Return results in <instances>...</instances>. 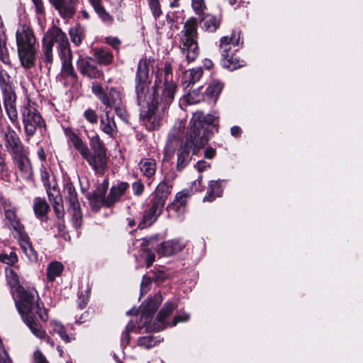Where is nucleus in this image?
<instances>
[{
  "label": "nucleus",
  "instance_id": "f257e3e1",
  "mask_svg": "<svg viewBox=\"0 0 363 363\" xmlns=\"http://www.w3.org/2000/svg\"><path fill=\"white\" fill-rule=\"evenodd\" d=\"M150 82H136L135 93L138 104L142 109L160 104L162 113L173 102L177 84L173 79L172 67L165 62L164 68L157 71L154 86L150 88Z\"/></svg>",
  "mask_w": 363,
  "mask_h": 363
},
{
  "label": "nucleus",
  "instance_id": "f03ea898",
  "mask_svg": "<svg viewBox=\"0 0 363 363\" xmlns=\"http://www.w3.org/2000/svg\"><path fill=\"white\" fill-rule=\"evenodd\" d=\"M17 292L19 301L16 304L23 321L37 338L43 339L45 332L37 321L35 315H38L43 321L48 320V315L43 303L37 301L38 299L37 291L34 289L28 290L23 287H18Z\"/></svg>",
  "mask_w": 363,
  "mask_h": 363
},
{
  "label": "nucleus",
  "instance_id": "7ed1b4c3",
  "mask_svg": "<svg viewBox=\"0 0 363 363\" xmlns=\"http://www.w3.org/2000/svg\"><path fill=\"white\" fill-rule=\"evenodd\" d=\"M64 133L68 140L95 172L103 174L106 168L107 156L106 149L99 136L96 135L90 138L91 152L87 145L71 128H65Z\"/></svg>",
  "mask_w": 363,
  "mask_h": 363
},
{
  "label": "nucleus",
  "instance_id": "20e7f679",
  "mask_svg": "<svg viewBox=\"0 0 363 363\" xmlns=\"http://www.w3.org/2000/svg\"><path fill=\"white\" fill-rule=\"evenodd\" d=\"M208 142V132L202 126L198 116L194 117L191 123V130L183 145L177 152V169H184L191 160L190 151L193 148V154L203 147Z\"/></svg>",
  "mask_w": 363,
  "mask_h": 363
},
{
  "label": "nucleus",
  "instance_id": "39448f33",
  "mask_svg": "<svg viewBox=\"0 0 363 363\" xmlns=\"http://www.w3.org/2000/svg\"><path fill=\"white\" fill-rule=\"evenodd\" d=\"M161 297H155L150 300L140 309V322L138 323V328L141 330L159 332L164 330L167 323L165 320L174 310L175 306L170 303H166L162 310L157 314L155 320L151 324L150 320L161 303Z\"/></svg>",
  "mask_w": 363,
  "mask_h": 363
},
{
  "label": "nucleus",
  "instance_id": "423d86ee",
  "mask_svg": "<svg viewBox=\"0 0 363 363\" xmlns=\"http://www.w3.org/2000/svg\"><path fill=\"white\" fill-rule=\"evenodd\" d=\"M16 39L21 65L26 69L33 67L36 60V40L32 29L26 25H20L16 32Z\"/></svg>",
  "mask_w": 363,
  "mask_h": 363
},
{
  "label": "nucleus",
  "instance_id": "0eeeda50",
  "mask_svg": "<svg viewBox=\"0 0 363 363\" xmlns=\"http://www.w3.org/2000/svg\"><path fill=\"white\" fill-rule=\"evenodd\" d=\"M197 37V21L195 18H191L184 23L180 42L181 51L188 62L194 61L199 55Z\"/></svg>",
  "mask_w": 363,
  "mask_h": 363
},
{
  "label": "nucleus",
  "instance_id": "6e6552de",
  "mask_svg": "<svg viewBox=\"0 0 363 363\" xmlns=\"http://www.w3.org/2000/svg\"><path fill=\"white\" fill-rule=\"evenodd\" d=\"M21 113L26 140L28 142L37 130L45 127V123L38 111L29 104L22 108Z\"/></svg>",
  "mask_w": 363,
  "mask_h": 363
},
{
  "label": "nucleus",
  "instance_id": "1a4fd4ad",
  "mask_svg": "<svg viewBox=\"0 0 363 363\" xmlns=\"http://www.w3.org/2000/svg\"><path fill=\"white\" fill-rule=\"evenodd\" d=\"M0 88L2 91L4 106L11 122L18 123V111L16 109V96L11 85L0 72Z\"/></svg>",
  "mask_w": 363,
  "mask_h": 363
},
{
  "label": "nucleus",
  "instance_id": "9d476101",
  "mask_svg": "<svg viewBox=\"0 0 363 363\" xmlns=\"http://www.w3.org/2000/svg\"><path fill=\"white\" fill-rule=\"evenodd\" d=\"M91 91L93 94L106 106L105 110L121 105L122 102L120 91L115 88H111L108 93H106L103 87L97 82H93L91 85Z\"/></svg>",
  "mask_w": 363,
  "mask_h": 363
},
{
  "label": "nucleus",
  "instance_id": "9b49d317",
  "mask_svg": "<svg viewBox=\"0 0 363 363\" xmlns=\"http://www.w3.org/2000/svg\"><path fill=\"white\" fill-rule=\"evenodd\" d=\"M64 196L66 201L69 203L72 211L73 217L76 222L82 218V214L77 197V193L72 183L67 182L64 185Z\"/></svg>",
  "mask_w": 363,
  "mask_h": 363
},
{
  "label": "nucleus",
  "instance_id": "f8f14e48",
  "mask_svg": "<svg viewBox=\"0 0 363 363\" xmlns=\"http://www.w3.org/2000/svg\"><path fill=\"white\" fill-rule=\"evenodd\" d=\"M77 66L79 72L89 79H100L103 77V71L91 58H79L77 60Z\"/></svg>",
  "mask_w": 363,
  "mask_h": 363
},
{
  "label": "nucleus",
  "instance_id": "ddd939ff",
  "mask_svg": "<svg viewBox=\"0 0 363 363\" xmlns=\"http://www.w3.org/2000/svg\"><path fill=\"white\" fill-rule=\"evenodd\" d=\"M160 104H154L141 110L140 117L142 121L149 125L150 129H156L160 127L161 123V116L159 113Z\"/></svg>",
  "mask_w": 363,
  "mask_h": 363
},
{
  "label": "nucleus",
  "instance_id": "4468645a",
  "mask_svg": "<svg viewBox=\"0 0 363 363\" xmlns=\"http://www.w3.org/2000/svg\"><path fill=\"white\" fill-rule=\"evenodd\" d=\"M164 206L158 203V201L152 200L150 208L145 211L143 218L138 225V228L143 229L152 225L162 213Z\"/></svg>",
  "mask_w": 363,
  "mask_h": 363
},
{
  "label": "nucleus",
  "instance_id": "2eb2a0df",
  "mask_svg": "<svg viewBox=\"0 0 363 363\" xmlns=\"http://www.w3.org/2000/svg\"><path fill=\"white\" fill-rule=\"evenodd\" d=\"M62 18H71L76 12L75 0H50Z\"/></svg>",
  "mask_w": 363,
  "mask_h": 363
},
{
  "label": "nucleus",
  "instance_id": "dca6fc26",
  "mask_svg": "<svg viewBox=\"0 0 363 363\" xmlns=\"http://www.w3.org/2000/svg\"><path fill=\"white\" fill-rule=\"evenodd\" d=\"M4 138L6 140L5 145L13 155H21L23 153V147L21 140L16 131L9 126L5 132Z\"/></svg>",
  "mask_w": 363,
  "mask_h": 363
},
{
  "label": "nucleus",
  "instance_id": "f3484780",
  "mask_svg": "<svg viewBox=\"0 0 363 363\" xmlns=\"http://www.w3.org/2000/svg\"><path fill=\"white\" fill-rule=\"evenodd\" d=\"M186 246V243L179 239L168 240L161 243L157 247L158 254L164 256H169L182 251Z\"/></svg>",
  "mask_w": 363,
  "mask_h": 363
},
{
  "label": "nucleus",
  "instance_id": "a211bd4d",
  "mask_svg": "<svg viewBox=\"0 0 363 363\" xmlns=\"http://www.w3.org/2000/svg\"><path fill=\"white\" fill-rule=\"evenodd\" d=\"M104 113L100 116V129L104 133L110 137L117 132V125L114 120V116L111 114V110H105Z\"/></svg>",
  "mask_w": 363,
  "mask_h": 363
},
{
  "label": "nucleus",
  "instance_id": "6ab92c4d",
  "mask_svg": "<svg viewBox=\"0 0 363 363\" xmlns=\"http://www.w3.org/2000/svg\"><path fill=\"white\" fill-rule=\"evenodd\" d=\"M108 181L104 180L89 196L91 205L94 208L99 209L103 206H106V197L105 194L108 189Z\"/></svg>",
  "mask_w": 363,
  "mask_h": 363
},
{
  "label": "nucleus",
  "instance_id": "aec40b11",
  "mask_svg": "<svg viewBox=\"0 0 363 363\" xmlns=\"http://www.w3.org/2000/svg\"><path fill=\"white\" fill-rule=\"evenodd\" d=\"M128 187V183L123 182L118 183L117 185L113 186L106 196V206L110 208L117 203Z\"/></svg>",
  "mask_w": 363,
  "mask_h": 363
},
{
  "label": "nucleus",
  "instance_id": "412c9836",
  "mask_svg": "<svg viewBox=\"0 0 363 363\" xmlns=\"http://www.w3.org/2000/svg\"><path fill=\"white\" fill-rule=\"evenodd\" d=\"M66 36V34L60 28L53 26L45 35L43 44L51 45L53 48L54 43H58Z\"/></svg>",
  "mask_w": 363,
  "mask_h": 363
},
{
  "label": "nucleus",
  "instance_id": "4be33fe9",
  "mask_svg": "<svg viewBox=\"0 0 363 363\" xmlns=\"http://www.w3.org/2000/svg\"><path fill=\"white\" fill-rule=\"evenodd\" d=\"M152 62L150 59H141L138 65L136 82H150L149 80L150 65Z\"/></svg>",
  "mask_w": 363,
  "mask_h": 363
},
{
  "label": "nucleus",
  "instance_id": "5701e85b",
  "mask_svg": "<svg viewBox=\"0 0 363 363\" xmlns=\"http://www.w3.org/2000/svg\"><path fill=\"white\" fill-rule=\"evenodd\" d=\"M33 210L36 217L41 221H46L48 220V212L50 210V206L44 199L37 197L33 202Z\"/></svg>",
  "mask_w": 363,
  "mask_h": 363
},
{
  "label": "nucleus",
  "instance_id": "b1692460",
  "mask_svg": "<svg viewBox=\"0 0 363 363\" xmlns=\"http://www.w3.org/2000/svg\"><path fill=\"white\" fill-rule=\"evenodd\" d=\"M89 1L100 19L104 23L110 25L113 23V18L105 9L102 4V0H89Z\"/></svg>",
  "mask_w": 363,
  "mask_h": 363
},
{
  "label": "nucleus",
  "instance_id": "393cba45",
  "mask_svg": "<svg viewBox=\"0 0 363 363\" xmlns=\"http://www.w3.org/2000/svg\"><path fill=\"white\" fill-rule=\"evenodd\" d=\"M203 75V69L201 67L193 68L186 71L183 74L182 84L186 88L199 82Z\"/></svg>",
  "mask_w": 363,
  "mask_h": 363
},
{
  "label": "nucleus",
  "instance_id": "a878e982",
  "mask_svg": "<svg viewBox=\"0 0 363 363\" xmlns=\"http://www.w3.org/2000/svg\"><path fill=\"white\" fill-rule=\"evenodd\" d=\"M235 35L233 33L230 38L228 36L223 37L220 40V48L221 52L222 58L229 57L231 52V45H237L239 43V39L235 38Z\"/></svg>",
  "mask_w": 363,
  "mask_h": 363
},
{
  "label": "nucleus",
  "instance_id": "bb28decb",
  "mask_svg": "<svg viewBox=\"0 0 363 363\" xmlns=\"http://www.w3.org/2000/svg\"><path fill=\"white\" fill-rule=\"evenodd\" d=\"M201 22L203 23V28L206 31L213 33L220 26L221 23V17L215 16L211 14H206L203 17Z\"/></svg>",
  "mask_w": 363,
  "mask_h": 363
},
{
  "label": "nucleus",
  "instance_id": "cd10ccee",
  "mask_svg": "<svg viewBox=\"0 0 363 363\" xmlns=\"http://www.w3.org/2000/svg\"><path fill=\"white\" fill-rule=\"evenodd\" d=\"M170 188L171 186L165 182L160 183L155 190V196L153 200L164 206L166 200L170 194Z\"/></svg>",
  "mask_w": 363,
  "mask_h": 363
},
{
  "label": "nucleus",
  "instance_id": "c85d7f7f",
  "mask_svg": "<svg viewBox=\"0 0 363 363\" xmlns=\"http://www.w3.org/2000/svg\"><path fill=\"white\" fill-rule=\"evenodd\" d=\"M140 169L144 176L151 178L156 172V162L153 159H143L139 163Z\"/></svg>",
  "mask_w": 363,
  "mask_h": 363
},
{
  "label": "nucleus",
  "instance_id": "c756f323",
  "mask_svg": "<svg viewBox=\"0 0 363 363\" xmlns=\"http://www.w3.org/2000/svg\"><path fill=\"white\" fill-rule=\"evenodd\" d=\"M187 194L181 191L177 194L174 201L167 206V209L169 212L173 211L180 212L184 208L186 203Z\"/></svg>",
  "mask_w": 363,
  "mask_h": 363
},
{
  "label": "nucleus",
  "instance_id": "7c9ffc66",
  "mask_svg": "<svg viewBox=\"0 0 363 363\" xmlns=\"http://www.w3.org/2000/svg\"><path fill=\"white\" fill-rule=\"evenodd\" d=\"M64 269L63 264L60 262H52L47 268V279L48 281L52 282L57 277H59Z\"/></svg>",
  "mask_w": 363,
  "mask_h": 363
},
{
  "label": "nucleus",
  "instance_id": "2f4dec72",
  "mask_svg": "<svg viewBox=\"0 0 363 363\" xmlns=\"http://www.w3.org/2000/svg\"><path fill=\"white\" fill-rule=\"evenodd\" d=\"M222 189L218 181H211L208 184V189L206 196L203 198L204 201H212L216 197L221 196Z\"/></svg>",
  "mask_w": 363,
  "mask_h": 363
},
{
  "label": "nucleus",
  "instance_id": "473e14b6",
  "mask_svg": "<svg viewBox=\"0 0 363 363\" xmlns=\"http://www.w3.org/2000/svg\"><path fill=\"white\" fill-rule=\"evenodd\" d=\"M69 35L72 42L78 46L81 45L86 36L85 28L80 25H77L69 29Z\"/></svg>",
  "mask_w": 363,
  "mask_h": 363
},
{
  "label": "nucleus",
  "instance_id": "72a5a7b5",
  "mask_svg": "<svg viewBox=\"0 0 363 363\" xmlns=\"http://www.w3.org/2000/svg\"><path fill=\"white\" fill-rule=\"evenodd\" d=\"M5 217L9 222V225L16 232H21L24 230L23 224L17 218L16 212L11 209L5 210Z\"/></svg>",
  "mask_w": 363,
  "mask_h": 363
},
{
  "label": "nucleus",
  "instance_id": "f704fd0d",
  "mask_svg": "<svg viewBox=\"0 0 363 363\" xmlns=\"http://www.w3.org/2000/svg\"><path fill=\"white\" fill-rule=\"evenodd\" d=\"M223 89V84L220 80H213L206 89V96L216 101Z\"/></svg>",
  "mask_w": 363,
  "mask_h": 363
},
{
  "label": "nucleus",
  "instance_id": "c9c22d12",
  "mask_svg": "<svg viewBox=\"0 0 363 363\" xmlns=\"http://www.w3.org/2000/svg\"><path fill=\"white\" fill-rule=\"evenodd\" d=\"M94 56L97 58L99 62L103 65L111 64L113 58L112 52L106 48H96Z\"/></svg>",
  "mask_w": 363,
  "mask_h": 363
},
{
  "label": "nucleus",
  "instance_id": "e433bc0d",
  "mask_svg": "<svg viewBox=\"0 0 363 363\" xmlns=\"http://www.w3.org/2000/svg\"><path fill=\"white\" fill-rule=\"evenodd\" d=\"M221 65L230 70H234L242 66V62L233 54H230L229 57L221 58Z\"/></svg>",
  "mask_w": 363,
  "mask_h": 363
},
{
  "label": "nucleus",
  "instance_id": "4c0bfd02",
  "mask_svg": "<svg viewBox=\"0 0 363 363\" xmlns=\"http://www.w3.org/2000/svg\"><path fill=\"white\" fill-rule=\"evenodd\" d=\"M62 75L63 77H69L73 80L77 79V74L74 72L71 62V57L65 58L62 65Z\"/></svg>",
  "mask_w": 363,
  "mask_h": 363
},
{
  "label": "nucleus",
  "instance_id": "58836bf2",
  "mask_svg": "<svg viewBox=\"0 0 363 363\" xmlns=\"http://www.w3.org/2000/svg\"><path fill=\"white\" fill-rule=\"evenodd\" d=\"M17 159V165L19 170L25 174H30V165L28 159L23 155V152L21 155H14Z\"/></svg>",
  "mask_w": 363,
  "mask_h": 363
},
{
  "label": "nucleus",
  "instance_id": "ea45409f",
  "mask_svg": "<svg viewBox=\"0 0 363 363\" xmlns=\"http://www.w3.org/2000/svg\"><path fill=\"white\" fill-rule=\"evenodd\" d=\"M51 327L53 332L59 335L60 337L62 338L63 340H70L72 338V337L68 335L66 329L60 322L52 321Z\"/></svg>",
  "mask_w": 363,
  "mask_h": 363
},
{
  "label": "nucleus",
  "instance_id": "a19ab883",
  "mask_svg": "<svg viewBox=\"0 0 363 363\" xmlns=\"http://www.w3.org/2000/svg\"><path fill=\"white\" fill-rule=\"evenodd\" d=\"M196 116H198L199 118V119L201 120V121L202 123V126L204 128L205 130H206L208 132V139H209L211 137V133L208 130V125L211 124H213L214 123L215 117L213 115H207L206 116H203L201 113H195L193 116V117L190 121V123H191V121L194 120V117H196Z\"/></svg>",
  "mask_w": 363,
  "mask_h": 363
},
{
  "label": "nucleus",
  "instance_id": "79ce46f5",
  "mask_svg": "<svg viewBox=\"0 0 363 363\" xmlns=\"http://www.w3.org/2000/svg\"><path fill=\"white\" fill-rule=\"evenodd\" d=\"M6 277L8 284L11 288H16V291L18 287H21L19 285V279L17 274L11 269H6Z\"/></svg>",
  "mask_w": 363,
  "mask_h": 363
},
{
  "label": "nucleus",
  "instance_id": "37998d69",
  "mask_svg": "<svg viewBox=\"0 0 363 363\" xmlns=\"http://www.w3.org/2000/svg\"><path fill=\"white\" fill-rule=\"evenodd\" d=\"M43 60L46 63V66L48 69H50L51 64L52 62V47L51 45H43Z\"/></svg>",
  "mask_w": 363,
  "mask_h": 363
},
{
  "label": "nucleus",
  "instance_id": "c03bdc74",
  "mask_svg": "<svg viewBox=\"0 0 363 363\" xmlns=\"http://www.w3.org/2000/svg\"><path fill=\"white\" fill-rule=\"evenodd\" d=\"M58 49L60 50V54L62 57L68 58L71 57L72 53L69 48V43L67 36L58 43Z\"/></svg>",
  "mask_w": 363,
  "mask_h": 363
},
{
  "label": "nucleus",
  "instance_id": "a18cd8bd",
  "mask_svg": "<svg viewBox=\"0 0 363 363\" xmlns=\"http://www.w3.org/2000/svg\"><path fill=\"white\" fill-rule=\"evenodd\" d=\"M148 5L155 18L160 17L162 14L161 6L159 0H147Z\"/></svg>",
  "mask_w": 363,
  "mask_h": 363
},
{
  "label": "nucleus",
  "instance_id": "49530a36",
  "mask_svg": "<svg viewBox=\"0 0 363 363\" xmlns=\"http://www.w3.org/2000/svg\"><path fill=\"white\" fill-rule=\"evenodd\" d=\"M0 261L9 265H13L18 261V257L13 252H11L9 255L3 253L0 254Z\"/></svg>",
  "mask_w": 363,
  "mask_h": 363
},
{
  "label": "nucleus",
  "instance_id": "de8ad7c7",
  "mask_svg": "<svg viewBox=\"0 0 363 363\" xmlns=\"http://www.w3.org/2000/svg\"><path fill=\"white\" fill-rule=\"evenodd\" d=\"M84 117L91 124L97 123L98 116L95 111L91 108H88L84 112Z\"/></svg>",
  "mask_w": 363,
  "mask_h": 363
},
{
  "label": "nucleus",
  "instance_id": "09e8293b",
  "mask_svg": "<svg viewBox=\"0 0 363 363\" xmlns=\"http://www.w3.org/2000/svg\"><path fill=\"white\" fill-rule=\"evenodd\" d=\"M132 189L133 191L134 195L139 196L143 194L145 189V186L140 180H138L133 183Z\"/></svg>",
  "mask_w": 363,
  "mask_h": 363
},
{
  "label": "nucleus",
  "instance_id": "8fccbe9b",
  "mask_svg": "<svg viewBox=\"0 0 363 363\" xmlns=\"http://www.w3.org/2000/svg\"><path fill=\"white\" fill-rule=\"evenodd\" d=\"M22 250L30 261H35L37 259V253L34 250L32 245L22 248Z\"/></svg>",
  "mask_w": 363,
  "mask_h": 363
},
{
  "label": "nucleus",
  "instance_id": "3c124183",
  "mask_svg": "<svg viewBox=\"0 0 363 363\" xmlns=\"http://www.w3.org/2000/svg\"><path fill=\"white\" fill-rule=\"evenodd\" d=\"M0 363H12V360L3 347L2 342H0Z\"/></svg>",
  "mask_w": 363,
  "mask_h": 363
},
{
  "label": "nucleus",
  "instance_id": "603ef678",
  "mask_svg": "<svg viewBox=\"0 0 363 363\" xmlns=\"http://www.w3.org/2000/svg\"><path fill=\"white\" fill-rule=\"evenodd\" d=\"M18 233L20 235L19 243L21 249L31 245L29 240V237L28 236L27 234L24 233L23 230Z\"/></svg>",
  "mask_w": 363,
  "mask_h": 363
},
{
  "label": "nucleus",
  "instance_id": "864d4df0",
  "mask_svg": "<svg viewBox=\"0 0 363 363\" xmlns=\"http://www.w3.org/2000/svg\"><path fill=\"white\" fill-rule=\"evenodd\" d=\"M117 116L121 118L123 121L128 120V114L123 106L121 105H118L113 107Z\"/></svg>",
  "mask_w": 363,
  "mask_h": 363
},
{
  "label": "nucleus",
  "instance_id": "5fc2aeb1",
  "mask_svg": "<svg viewBox=\"0 0 363 363\" xmlns=\"http://www.w3.org/2000/svg\"><path fill=\"white\" fill-rule=\"evenodd\" d=\"M192 7L197 13H201L205 7L204 0H192Z\"/></svg>",
  "mask_w": 363,
  "mask_h": 363
},
{
  "label": "nucleus",
  "instance_id": "6e6d98bb",
  "mask_svg": "<svg viewBox=\"0 0 363 363\" xmlns=\"http://www.w3.org/2000/svg\"><path fill=\"white\" fill-rule=\"evenodd\" d=\"M54 211L58 218H61L64 216L63 206L57 201H55L53 203Z\"/></svg>",
  "mask_w": 363,
  "mask_h": 363
},
{
  "label": "nucleus",
  "instance_id": "4d7b16f0",
  "mask_svg": "<svg viewBox=\"0 0 363 363\" xmlns=\"http://www.w3.org/2000/svg\"><path fill=\"white\" fill-rule=\"evenodd\" d=\"M189 320V315L187 313H182L181 315H175L172 320V325L175 326L180 322H186Z\"/></svg>",
  "mask_w": 363,
  "mask_h": 363
},
{
  "label": "nucleus",
  "instance_id": "13d9d810",
  "mask_svg": "<svg viewBox=\"0 0 363 363\" xmlns=\"http://www.w3.org/2000/svg\"><path fill=\"white\" fill-rule=\"evenodd\" d=\"M35 9V12L39 15H43L45 13V7L42 0H32Z\"/></svg>",
  "mask_w": 363,
  "mask_h": 363
},
{
  "label": "nucleus",
  "instance_id": "bf43d9fd",
  "mask_svg": "<svg viewBox=\"0 0 363 363\" xmlns=\"http://www.w3.org/2000/svg\"><path fill=\"white\" fill-rule=\"evenodd\" d=\"M136 332V328L133 323L130 321L126 326L125 331L123 333L124 338L127 340H129L131 337L130 336V333Z\"/></svg>",
  "mask_w": 363,
  "mask_h": 363
},
{
  "label": "nucleus",
  "instance_id": "052dcab7",
  "mask_svg": "<svg viewBox=\"0 0 363 363\" xmlns=\"http://www.w3.org/2000/svg\"><path fill=\"white\" fill-rule=\"evenodd\" d=\"M33 363H48L41 352L37 350L33 354Z\"/></svg>",
  "mask_w": 363,
  "mask_h": 363
},
{
  "label": "nucleus",
  "instance_id": "680f3d73",
  "mask_svg": "<svg viewBox=\"0 0 363 363\" xmlns=\"http://www.w3.org/2000/svg\"><path fill=\"white\" fill-rule=\"evenodd\" d=\"M106 42L108 45H111L115 49H118L119 45L121 44L120 40L117 38H112V37L106 38Z\"/></svg>",
  "mask_w": 363,
  "mask_h": 363
},
{
  "label": "nucleus",
  "instance_id": "e2e57ef3",
  "mask_svg": "<svg viewBox=\"0 0 363 363\" xmlns=\"http://www.w3.org/2000/svg\"><path fill=\"white\" fill-rule=\"evenodd\" d=\"M155 255L152 252H151L150 251L147 250V257L145 259V262H146V265H147V268H149L152 264V263L155 262Z\"/></svg>",
  "mask_w": 363,
  "mask_h": 363
},
{
  "label": "nucleus",
  "instance_id": "0e129e2a",
  "mask_svg": "<svg viewBox=\"0 0 363 363\" xmlns=\"http://www.w3.org/2000/svg\"><path fill=\"white\" fill-rule=\"evenodd\" d=\"M210 166L209 164H208L205 161H199L197 163H196V168L199 171V172H203L204 169H206L207 167H208Z\"/></svg>",
  "mask_w": 363,
  "mask_h": 363
},
{
  "label": "nucleus",
  "instance_id": "69168bd1",
  "mask_svg": "<svg viewBox=\"0 0 363 363\" xmlns=\"http://www.w3.org/2000/svg\"><path fill=\"white\" fill-rule=\"evenodd\" d=\"M8 171L4 157L0 154V173Z\"/></svg>",
  "mask_w": 363,
  "mask_h": 363
},
{
  "label": "nucleus",
  "instance_id": "338daca9",
  "mask_svg": "<svg viewBox=\"0 0 363 363\" xmlns=\"http://www.w3.org/2000/svg\"><path fill=\"white\" fill-rule=\"evenodd\" d=\"M241 129L239 126H233L230 129V133L234 137H238L240 135Z\"/></svg>",
  "mask_w": 363,
  "mask_h": 363
},
{
  "label": "nucleus",
  "instance_id": "774afa93",
  "mask_svg": "<svg viewBox=\"0 0 363 363\" xmlns=\"http://www.w3.org/2000/svg\"><path fill=\"white\" fill-rule=\"evenodd\" d=\"M215 154H216L215 150L211 147L207 148L205 150V157H206L208 159H212L214 157Z\"/></svg>",
  "mask_w": 363,
  "mask_h": 363
}]
</instances>
